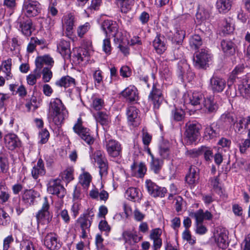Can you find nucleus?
Returning <instances> with one entry per match:
<instances>
[{
  "label": "nucleus",
  "mask_w": 250,
  "mask_h": 250,
  "mask_svg": "<svg viewBox=\"0 0 250 250\" xmlns=\"http://www.w3.org/2000/svg\"><path fill=\"white\" fill-rule=\"evenodd\" d=\"M51 119L57 126H60L67 117L68 112L62 101L55 98L52 99L50 103Z\"/></svg>",
  "instance_id": "nucleus-1"
},
{
  "label": "nucleus",
  "mask_w": 250,
  "mask_h": 250,
  "mask_svg": "<svg viewBox=\"0 0 250 250\" xmlns=\"http://www.w3.org/2000/svg\"><path fill=\"white\" fill-rule=\"evenodd\" d=\"M101 27L106 37L112 36L114 38L115 41H120L122 40V33L119 31V26L116 21L105 20L102 22Z\"/></svg>",
  "instance_id": "nucleus-2"
},
{
  "label": "nucleus",
  "mask_w": 250,
  "mask_h": 250,
  "mask_svg": "<svg viewBox=\"0 0 250 250\" xmlns=\"http://www.w3.org/2000/svg\"><path fill=\"white\" fill-rule=\"evenodd\" d=\"M90 157L92 162L94 160V163H97L101 177H105L108 173V165L103 152L97 150L90 155Z\"/></svg>",
  "instance_id": "nucleus-3"
},
{
  "label": "nucleus",
  "mask_w": 250,
  "mask_h": 250,
  "mask_svg": "<svg viewBox=\"0 0 250 250\" xmlns=\"http://www.w3.org/2000/svg\"><path fill=\"white\" fill-rule=\"evenodd\" d=\"M22 11L27 17H35L41 12V6L37 1L28 0L24 2Z\"/></svg>",
  "instance_id": "nucleus-4"
},
{
  "label": "nucleus",
  "mask_w": 250,
  "mask_h": 250,
  "mask_svg": "<svg viewBox=\"0 0 250 250\" xmlns=\"http://www.w3.org/2000/svg\"><path fill=\"white\" fill-rule=\"evenodd\" d=\"M82 120L81 117L78 119L77 123L73 127L75 132L78 134L80 136L88 145L93 144L94 142V138L90 135L89 130L82 126Z\"/></svg>",
  "instance_id": "nucleus-5"
},
{
  "label": "nucleus",
  "mask_w": 250,
  "mask_h": 250,
  "mask_svg": "<svg viewBox=\"0 0 250 250\" xmlns=\"http://www.w3.org/2000/svg\"><path fill=\"white\" fill-rule=\"evenodd\" d=\"M49 208V203L47 198L45 197L42 208L36 215L37 219L39 223L48 224L51 221L52 215L50 214Z\"/></svg>",
  "instance_id": "nucleus-6"
},
{
  "label": "nucleus",
  "mask_w": 250,
  "mask_h": 250,
  "mask_svg": "<svg viewBox=\"0 0 250 250\" xmlns=\"http://www.w3.org/2000/svg\"><path fill=\"white\" fill-rule=\"evenodd\" d=\"M59 179H51L47 184V191L49 193L56 195L59 197L63 198L65 194L64 188L61 184Z\"/></svg>",
  "instance_id": "nucleus-7"
},
{
  "label": "nucleus",
  "mask_w": 250,
  "mask_h": 250,
  "mask_svg": "<svg viewBox=\"0 0 250 250\" xmlns=\"http://www.w3.org/2000/svg\"><path fill=\"white\" fill-rule=\"evenodd\" d=\"M210 59L208 50L203 49L196 53L193 58L194 66L197 68H205Z\"/></svg>",
  "instance_id": "nucleus-8"
},
{
  "label": "nucleus",
  "mask_w": 250,
  "mask_h": 250,
  "mask_svg": "<svg viewBox=\"0 0 250 250\" xmlns=\"http://www.w3.org/2000/svg\"><path fill=\"white\" fill-rule=\"evenodd\" d=\"M186 137L189 143L195 142L199 135L200 125L196 123L189 122L186 124Z\"/></svg>",
  "instance_id": "nucleus-9"
},
{
  "label": "nucleus",
  "mask_w": 250,
  "mask_h": 250,
  "mask_svg": "<svg viewBox=\"0 0 250 250\" xmlns=\"http://www.w3.org/2000/svg\"><path fill=\"white\" fill-rule=\"evenodd\" d=\"M164 99L161 90L155 86H153L148 96V101L153 104V108L155 110L159 108Z\"/></svg>",
  "instance_id": "nucleus-10"
},
{
  "label": "nucleus",
  "mask_w": 250,
  "mask_h": 250,
  "mask_svg": "<svg viewBox=\"0 0 250 250\" xmlns=\"http://www.w3.org/2000/svg\"><path fill=\"white\" fill-rule=\"evenodd\" d=\"M89 214H83L81 215L77 220V223L82 229L81 237L85 239L87 237V234L89 232V229L91 225L92 219H89Z\"/></svg>",
  "instance_id": "nucleus-11"
},
{
  "label": "nucleus",
  "mask_w": 250,
  "mask_h": 250,
  "mask_svg": "<svg viewBox=\"0 0 250 250\" xmlns=\"http://www.w3.org/2000/svg\"><path fill=\"white\" fill-rule=\"evenodd\" d=\"M146 187L149 194L154 197H163L167 192V189L165 188H161L150 180H147L146 182Z\"/></svg>",
  "instance_id": "nucleus-12"
},
{
  "label": "nucleus",
  "mask_w": 250,
  "mask_h": 250,
  "mask_svg": "<svg viewBox=\"0 0 250 250\" xmlns=\"http://www.w3.org/2000/svg\"><path fill=\"white\" fill-rule=\"evenodd\" d=\"M44 245L50 250H57L61 247L58 235L53 232L48 233L45 235Z\"/></svg>",
  "instance_id": "nucleus-13"
},
{
  "label": "nucleus",
  "mask_w": 250,
  "mask_h": 250,
  "mask_svg": "<svg viewBox=\"0 0 250 250\" xmlns=\"http://www.w3.org/2000/svg\"><path fill=\"white\" fill-rule=\"evenodd\" d=\"M106 148L108 155L111 157H117L121 155V145L116 140H109L106 143Z\"/></svg>",
  "instance_id": "nucleus-14"
},
{
  "label": "nucleus",
  "mask_w": 250,
  "mask_h": 250,
  "mask_svg": "<svg viewBox=\"0 0 250 250\" xmlns=\"http://www.w3.org/2000/svg\"><path fill=\"white\" fill-rule=\"evenodd\" d=\"M75 21L74 16L71 13L63 16L62 21V26L65 29L67 36H71L72 34Z\"/></svg>",
  "instance_id": "nucleus-15"
},
{
  "label": "nucleus",
  "mask_w": 250,
  "mask_h": 250,
  "mask_svg": "<svg viewBox=\"0 0 250 250\" xmlns=\"http://www.w3.org/2000/svg\"><path fill=\"white\" fill-rule=\"evenodd\" d=\"M226 85L225 80L217 76H213L210 80V86L214 93L222 92Z\"/></svg>",
  "instance_id": "nucleus-16"
},
{
  "label": "nucleus",
  "mask_w": 250,
  "mask_h": 250,
  "mask_svg": "<svg viewBox=\"0 0 250 250\" xmlns=\"http://www.w3.org/2000/svg\"><path fill=\"white\" fill-rule=\"evenodd\" d=\"M215 242L218 247L222 249H226L228 246V236L225 229H217L214 233Z\"/></svg>",
  "instance_id": "nucleus-17"
},
{
  "label": "nucleus",
  "mask_w": 250,
  "mask_h": 250,
  "mask_svg": "<svg viewBox=\"0 0 250 250\" xmlns=\"http://www.w3.org/2000/svg\"><path fill=\"white\" fill-rule=\"evenodd\" d=\"M128 121L133 126H137L140 124L138 115L139 110L136 107L131 106L128 108L126 112Z\"/></svg>",
  "instance_id": "nucleus-18"
},
{
  "label": "nucleus",
  "mask_w": 250,
  "mask_h": 250,
  "mask_svg": "<svg viewBox=\"0 0 250 250\" xmlns=\"http://www.w3.org/2000/svg\"><path fill=\"white\" fill-rule=\"evenodd\" d=\"M17 26L19 27L23 34L26 36L31 35L32 32V22L31 20H28L23 21L21 17H20L17 20Z\"/></svg>",
  "instance_id": "nucleus-19"
},
{
  "label": "nucleus",
  "mask_w": 250,
  "mask_h": 250,
  "mask_svg": "<svg viewBox=\"0 0 250 250\" xmlns=\"http://www.w3.org/2000/svg\"><path fill=\"white\" fill-rule=\"evenodd\" d=\"M4 143L5 146L9 150H14L20 146V141L18 137L14 134H9L5 136Z\"/></svg>",
  "instance_id": "nucleus-20"
},
{
  "label": "nucleus",
  "mask_w": 250,
  "mask_h": 250,
  "mask_svg": "<svg viewBox=\"0 0 250 250\" xmlns=\"http://www.w3.org/2000/svg\"><path fill=\"white\" fill-rule=\"evenodd\" d=\"M121 95L130 102L136 101L138 99L137 89L134 86L126 87L121 92Z\"/></svg>",
  "instance_id": "nucleus-21"
},
{
  "label": "nucleus",
  "mask_w": 250,
  "mask_h": 250,
  "mask_svg": "<svg viewBox=\"0 0 250 250\" xmlns=\"http://www.w3.org/2000/svg\"><path fill=\"white\" fill-rule=\"evenodd\" d=\"M57 50L64 58H70L71 51L68 42L63 40H61L57 45Z\"/></svg>",
  "instance_id": "nucleus-22"
},
{
  "label": "nucleus",
  "mask_w": 250,
  "mask_h": 250,
  "mask_svg": "<svg viewBox=\"0 0 250 250\" xmlns=\"http://www.w3.org/2000/svg\"><path fill=\"white\" fill-rule=\"evenodd\" d=\"M203 104L206 112L208 113L215 112L218 108L217 102L211 96L204 99Z\"/></svg>",
  "instance_id": "nucleus-23"
},
{
  "label": "nucleus",
  "mask_w": 250,
  "mask_h": 250,
  "mask_svg": "<svg viewBox=\"0 0 250 250\" xmlns=\"http://www.w3.org/2000/svg\"><path fill=\"white\" fill-rule=\"evenodd\" d=\"M199 169L195 166H191L189 168V172L186 177V181L189 185L196 183L199 179Z\"/></svg>",
  "instance_id": "nucleus-24"
},
{
  "label": "nucleus",
  "mask_w": 250,
  "mask_h": 250,
  "mask_svg": "<svg viewBox=\"0 0 250 250\" xmlns=\"http://www.w3.org/2000/svg\"><path fill=\"white\" fill-rule=\"evenodd\" d=\"M232 0H217L216 8L220 14H226L231 8Z\"/></svg>",
  "instance_id": "nucleus-25"
},
{
  "label": "nucleus",
  "mask_w": 250,
  "mask_h": 250,
  "mask_svg": "<svg viewBox=\"0 0 250 250\" xmlns=\"http://www.w3.org/2000/svg\"><path fill=\"white\" fill-rule=\"evenodd\" d=\"M239 90L241 95L247 99H250V79H244L239 85Z\"/></svg>",
  "instance_id": "nucleus-26"
},
{
  "label": "nucleus",
  "mask_w": 250,
  "mask_h": 250,
  "mask_svg": "<svg viewBox=\"0 0 250 250\" xmlns=\"http://www.w3.org/2000/svg\"><path fill=\"white\" fill-rule=\"evenodd\" d=\"M153 45L158 54H162L166 50L165 39L162 36L157 35L153 42Z\"/></svg>",
  "instance_id": "nucleus-27"
},
{
  "label": "nucleus",
  "mask_w": 250,
  "mask_h": 250,
  "mask_svg": "<svg viewBox=\"0 0 250 250\" xmlns=\"http://www.w3.org/2000/svg\"><path fill=\"white\" fill-rule=\"evenodd\" d=\"M31 173L33 177L35 179L45 173L43 162L42 159H39L37 165L33 167Z\"/></svg>",
  "instance_id": "nucleus-28"
},
{
  "label": "nucleus",
  "mask_w": 250,
  "mask_h": 250,
  "mask_svg": "<svg viewBox=\"0 0 250 250\" xmlns=\"http://www.w3.org/2000/svg\"><path fill=\"white\" fill-rule=\"evenodd\" d=\"M132 174L137 177H142L145 174L146 169L145 165L143 163L137 164L133 163L131 166Z\"/></svg>",
  "instance_id": "nucleus-29"
},
{
  "label": "nucleus",
  "mask_w": 250,
  "mask_h": 250,
  "mask_svg": "<svg viewBox=\"0 0 250 250\" xmlns=\"http://www.w3.org/2000/svg\"><path fill=\"white\" fill-rule=\"evenodd\" d=\"M55 84L58 86L61 87L63 86L66 88L70 86H74L75 85V79L69 76H65L57 81Z\"/></svg>",
  "instance_id": "nucleus-30"
},
{
  "label": "nucleus",
  "mask_w": 250,
  "mask_h": 250,
  "mask_svg": "<svg viewBox=\"0 0 250 250\" xmlns=\"http://www.w3.org/2000/svg\"><path fill=\"white\" fill-rule=\"evenodd\" d=\"M140 194L138 189L132 187L128 188L125 192V196L127 199L135 202L139 200Z\"/></svg>",
  "instance_id": "nucleus-31"
},
{
  "label": "nucleus",
  "mask_w": 250,
  "mask_h": 250,
  "mask_svg": "<svg viewBox=\"0 0 250 250\" xmlns=\"http://www.w3.org/2000/svg\"><path fill=\"white\" fill-rule=\"evenodd\" d=\"M123 237L125 242L130 245L138 242L142 239L141 237H138L137 235L133 234L129 231H124L123 233Z\"/></svg>",
  "instance_id": "nucleus-32"
},
{
  "label": "nucleus",
  "mask_w": 250,
  "mask_h": 250,
  "mask_svg": "<svg viewBox=\"0 0 250 250\" xmlns=\"http://www.w3.org/2000/svg\"><path fill=\"white\" fill-rule=\"evenodd\" d=\"M221 46L223 52L230 55L234 52L233 42L229 40H223L221 42Z\"/></svg>",
  "instance_id": "nucleus-33"
},
{
  "label": "nucleus",
  "mask_w": 250,
  "mask_h": 250,
  "mask_svg": "<svg viewBox=\"0 0 250 250\" xmlns=\"http://www.w3.org/2000/svg\"><path fill=\"white\" fill-rule=\"evenodd\" d=\"M204 99L203 94L199 92H194L189 95L190 103L193 105L199 104L202 101L203 102Z\"/></svg>",
  "instance_id": "nucleus-34"
},
{
  "label": "nucleus",
  "mask_w": 250,
  "mask_h": 250,
  "mask_svg": "<svg viewBox=\"0 0 250 250\" xmlns=\"http://www.w3.org/2000/svg\"><path fill=\"white\" fill-rule=\"evenodd\" d=\"M209 12L204 8H200L198 9L196 19L199 23H201L208 19L209 17Z\"/></svg>",
  "instance_id": "nucleus-35"
},
{
  "label": "nucleus",
  "mask_w": 250,
  "mask_h": 250,
  "mask_svg": "<svg viewBox=\"0 0 250 250\" xmlns=\"http://www.w3.org/2000/svg\"><path fill=\"white\" fill-rule=\"evenodd\" d=\"M10 195L5 184L0 182V203L3 204L9 200Z\"/></svg>",
  "instance_id": "nucleus-36"
},
{
  "label": "nucleus",
  "mask_w": 250,
  "mask_h": 250,
  "mask_svg": "<svg viewBox=\"0 0 250 250\" xmlns=\"http://www.w3.org/2000/svg\"><path fill=\"white\" fill-rule=\"evenodd\" d=\"M9 168V164L7 155L0 152V172L6 173Z\"/></svg>",
  "instance_id": "nucleus-37"
},
{
  "label": "nucleus",
  "mask_w": 250,
  "mask_h": 250,
  "mask_svg": "<svg viewBox=\"0 0 250 250\" xmlns=\"http://www.w3.org/2000/svg\"><path fill=\"white\" fill-rule=\"evenodd\" d=\"M42 73L39 71L34 69L30 74L26 76V81L30 85H33L36 84L37 80L41 77Z\"/></svg>",
  "instance_id": "nucleus-38"
},
{
  "label": "nucleus",
  "mask_w": 250,
  "mask_h": 250,
  "mask_svg": "<svg viewBox=\"0 0 250 250\" xmlns=\"http://www.w3.org/2000/svg\"><path fill=\"white\" fill-rule=\"evenodd\" d=\"M216 128V126H213L212 125L206 127L205 130V137L207 139H212L219 135Z\"/></svg>",
  "instance_id": "nucleus-39"
},
{
  "label": "nucleus",
  "mask_w": 250,
  "mask_h": 250,
  "mask_svg": "<svg viewBox=\"0 0 250 250\" xmlns=\"http://www.w3.org/2000/svg\"><path fill=\"white\" fill-rule=\"evenodd\" d=\"M189 45L191 48L197 49L202 45V40L198 35L195 34L191 37L189 39Z\"/></svg>",
  "instance_id": "nucleus-40"
},
{
  "label": "nucleus",
  "mask_w": 250,
  "mask_h": 250,
  "mask_svg": "<svg viewBox=\"0 0 250 250\" xmlns=\"http://www.w3.org/2000/svg\"><path fill=\"white\" fill-rule=\"evenodd\" d=\"M2 66L4 69V72L6 74V79L9 80L11 79L12 77V75L11 73L12 59L9 58L2 62Z\"/></svg>",
  "instance_id": "nucleus-41"
},
{
  "label": "nucleus",
  "mask_w": 250,
  "mask_h": 250,
  "mask_svg": "<svg viewBox=\"0 0 250 250\" xmlns=\"http://www.w3.org/2000/svg\"><path fill=\"white\" fill-rule=\"evenodd\" d=\"M11 218L9 215L2 208H0V225L6 226L10 224Z\"/></svg>",
  "instance_id": "nucleus-42"
},
{
  "label": "nucleus",
  "mask_w": 250,
  "mask_h": 250,
  "mask_svg": "<svg viewBox=\"0 0 250 250\" xmlns=\"http://www.w3.org/2000/svg\"><path fill=\"white\" fill-rule=\"evenodd\" d=\"M232 20L230 19H225L223 23L222 32L224 34H230L233 31Z\"/></svg>",
  "instance_id": "nucleus-43"
},
{
  "label": "nucleus",
  "mask_w": 250,
  "mask_h": 250,
  "mask_svg": "<svg viewBox=\"0 0 250 250\" xmlns=\"http://www.w3.org/2000/svg\"><path fill=\"white\" fill-rule=\"evenodd\" d=\"M162 165L163 161L162 160L155 157L151 159L150 167L155 173H158L159 172Z\"/></svg>",
  "instance_id": "nucleus-44"
},
{
  "label": "nucleus",
  "mask_w": 250,
  "mask_h": 250,
  "mask_svg": "<svg viewBox=\"0 0 250 250\" xmlns=\"http://www.w3.org/2000/svg\"><path fill=\"white\" fill-rule=\"evenodd\" d=\"M35 197L34 191L31 189L26 190L22 195L23 200L29 204L33 203Z\"/></svg>",
  "instance_id": "nucleus-45"
},
{
  "label": "nucleus",
  "mask_w": 250,
  "mask_h": 250,
  "mask_svg": "<svg viewBox=\"0 0 250 250\" xmlns=\"http://www.w3.org/2000/svg\"><path fill=\"white\" fill-rule=\"evenodd\" d=\"M91 25L89 22H85L83 25H80L77 27V33L78 37L83 38L90 29Z\"/></svg>",
  "instance_id": "nucleus-46"
},
{
  "label": "nucleus",
  "mask_w": 250,
  "mask_h": 250,
  "mask_svg": "<svg viewBox=\"0 0 250 250\" xmlns=\"http://www.w3.org/2000/svg\"><path fill=\"white\" fill-rule=\"evenodd\" d=\"M91 181V176L88 172H83L80 176V183L84 187L89 186Z\"/></svg>",
  "instance_id": "nucleus-47"
},
{
  "label": "nucleus",
  "mask_w": 250,
  "mask_h": 250,
  "mask_svg": "<svg viewBox=\"0 0 250 250\" xmlns=\"http://www.w3.org/2000/svg\"><path fill=\"white\" fill-rule=\"evenodd\" d=\"M97 121L102 125H107L110 123V120L109 117L107 114L100 112L98 113Z\"/></svg>",
  "instance_id": "nucleus-48"
},
{
  "label": "nucleus",
  "mask_w": 250,
  "mask_h": 250,
  "mask_svg": "<svg viewBox=\"0 0 250 250\" xmlns=\"http://www.w3.org/2000/svg\"><path fill=\"white\" fill-rule=\"evenodd\" d=\"M40 44L41 41L38 39L34 37L31 38L27 46V51L29 53H33L36 49L37 45Z\"/></svg>",
  "instance_id": "nucleus-49"
},
{
  "label": "nucleus",
  "mask_w": 250,
  "mask_h": 250,
  "mask_svg": "<svg viewBox=\"0 0 250 250\" xmlns=\"http://www.w3.org/2000/svg\"><path fill=\"white\" fill-rule=\"evenodd\" d=\"M102 49L103 51L106 54H110L112 47L109 37H106V38L103 40Z\"/></svg>",
  "instance_id": "nucleus-50"
},
{
  "label": "nucleus",
  "mask_w": 250,
  "mask_h": 250,
  "mask_svg": "<svg viewBox=\"0 0 250 250\" xmlns=\"http://www.w3.org/2000/svg\"><path fill=\"white\" fill-rule=\"evenodd\" d=\"M201 154H204L206 161H210L213 157V152L210 148L205 146H201Z\"/></svg>",
  "instance_id": "nucleus-51"
},
{
  "label": "nucleus",
  "mask_w": 250,
  "mask_h": 250,
  "mask_svg": "<svg viewBox=\"0 0 250 250\" xmlns=\"http://www.w3.org/2000/svg\"><path fill=\"white\" fill-rule=\"evenodd\" d=\"M221 120L226 124L234 123L235 119L233 115L230 113H225L222 114L220 118Z\"/></svg>",
  "instance_id": "nucleus-52"
},
{
  "label": "nucleus",
  "mask_w": 250,
  "mask_h": 250,
  "mask_svg": "<svg viewBox=\"0 0 250 250\" xmlns=\"http://www.w3.org/2000/svg\"><path fill=\"white\" fill-rule=\"evenodd\" d=\"M42 80L44 83L49 82L52 77V72L48 67H44L42 70Z\"/></svg>",
  "instance_id": "nucleus-53"
},
{
  "label": "nucleus",
  "mask_w": 250,
  "mask_h": 250,
  "mask_svg": "<svg viewBox=\"0 0 250 250\" xmlns=\"http://www.w3.org/2000/svg\"><path fill=\"white\" fill-rule=\"evenodd\" d=\"M21 250H37L33 242L30 240H24L21 244Z\"/></svg>",
  "instance_id": "nucleus-54"
},
{
  "label": "nucleus",
  "mask_w": 250,
  "mask_h": 250,
  "mask_svg": "<svg viewBox=\"0 0 250 250\" xmlns=\"http://www.w3.org/2000/svg\"><path fill=\"white\" fill-rule=\"evenodd\" d=\"M185 31L181 27L177 28L176 29V33L174 34V38L177 42H182L185 38Z\"/></svg>",
  "instance_id": "nucleus-55"
},
{
  "label": "nucleus",
  "mask_w": 250,
  "mask_h": 250,
  "mask_svg": "<svg viewBox=\"0 0 250 250\" xmlns=\"http://www.w3.org/2000/svg\"><path fill=\"white\" fill-rule=\"evenodd\" d=\"M186 155L189 158H195L201 155V147L198 148L187 150L185 153Z\"/></svg>",
  "instance_id": "nucleus-56"
},
{
  "label": "nucleus",
  "mask_w": 250,
  "mask_h": 250,
  "mask_svg": "<svg viewBox=\"0 0 250 250\" xmlns=\"http://www.w3.org/2000/svg\"><path fill=\"white\" fill-rule=\"evenodd\" d=\"M182 238L191 245H193L195 243L196 240L195 238L192 237L190 232L188 229H186L183 232Z\"/></svg>",
  "instance_id": "nucleus-57"
},
{
  "label": "nucleus",
  "mask_w": 250,
  "mask_h": 250,
  "mask_svg": "<svg viewBox=\"0 0 250 250\" xmlns=\"http://www.w3.org/2000/svg\"><path fill=\"white\" fill-rule=\"evenodd\" d=\"M191 216L195 219L196 223H202L204 220H205L204 211L202 209H199L196 212L192 213Z\"/></svg>",
  "instance_id": "nucleus-58"
},
{
  "label": "nucleus",
  "mask_w": 250,
  "mask_h": 250,
  "mask_svg": "<svg viewBox=\"0 0 250 250\" xmlns=\"http://www.w3.org/2000/svg\"><path fill=\"white\" fill-rule=\"evenodd\" d=\"M159 154L163 158H167L169 154V146L161 144L159 146Z\"/></svg>",
  "instance_id": "nucleus-59"
},
{
  "label": "nucleus",
  "mask_w": 250,
  "mask_h": 250,
  "mask_svg": "<svg viewBox=\"0 0 250 250\" xmlns=\"http://www.w3.org/2000/svg\"><path fill=\"white\" fill-rule=\"evenodd\" d=\"M248 136L249 139H246L239 146L240 151L241 153H245L247 148L250 146V128L249 129Z\"/></svg>",
  "instance_id": "nucleus-60"
},
{
  "label": "nucleus",
  "mask_w": 250,
  "mask_h": 250,
  "mask_svg": "<svg viewBox=\"0 0 250 250\" xmlns=\"http://www.w3.org/2000/svg\"><path fill=\"white\" fill-rule=\"evenodd\" d=\"M210 185L214 190L216 192L219 193L221 191V188L219 185V179L218 177H214L212 178L210 180Z\"/></svg>",
  "instance_id": "nucleus-61"
},
{
  "label": "nucleus",
  "mask_w": 250,
  "mask_h": 250,
  "mask_svg": "<svg viewBox=\"0 0 250 250\" xmlns=\"http://www.w3.org/2000/svg\"><path fill=\"white\" fill-rule=\"evenodd\" d=\"M103 241L104 239L100 234H97L96 235L95 244L97 250H107L104 248L103 245Z\"/></svg>",
  "instance_id": "nucleus-62"
},
{
  "label": "nucleus",
  "mask_w": 250,
  "mask_h": 250,
  "mask_svg": "<svg viewBox=\"0 0 250 250\" xmlns=\"http://www.w3.org/2000/svg\"><path fill=\"white\" fill-rule=\"evenodd\" d=\"M162 233V229L159 228H156L152 229L150 233V238L151 240L160 239Z\"/></svg>",
  "instance_id": "nucleus-63"
},
{
  "label": "nucleus",
  "mask_w": 250,
  "mask_h": 250,
  "mask_svg": "<svg viewBox=\"0 0 250 250\" xmlns=\"http://www.w3.org/2000/svg\"><path fill=\"white\" fill-rule=\"evenodd\" d=\"M142 132L143 142L145 146H148L151 141L152 137L145 129H143Z\"/></svg>",
  "instance_id": "nucleus-64"
}]
</instances>
